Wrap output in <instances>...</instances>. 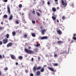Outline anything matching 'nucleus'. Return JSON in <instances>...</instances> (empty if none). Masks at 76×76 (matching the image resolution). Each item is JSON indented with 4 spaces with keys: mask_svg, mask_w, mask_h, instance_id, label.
I'll list each match as a JSON object with an SVG mask.
<instances>
[{
    "mask_svg": "<svg viewBox=\"0 0 76 76\" xmlns=\"http://www.w3.org/2000/svg\"><path fill=\"white\" fill-rule=\"evenodd\" d=\"M24 50L28 54H33L34 53V51H33L32 50H28L26 49H25Z\"/></svg>",
    "mask_w": 76,
    "mask_h": 76,
    "instance_id": "obj_1",
    "label": "nucleus"
},
{
    "mask_svg": "<svg viewBox=\"0 0 76 76\" xmlns=\"http://www.w3.org/2000/svg\"><path fill=\"white\" fill-rule=\"evenodd\" d=\"M61 2L63 6H64V7H65L67 6V3L66 2V0H62Z\"/></svg>",
    "mask_w": 76,
    "mask_h": 76,
    "instance_id": "obj_2",
    "label": "nucleus"
},
{
    "mask_svg": "<svg viewBox=\"0 0 76 76\" xmlns=\"http://www.w3.org/2000/svg\"><path fill=\"white\" fill-rule=\"evenodd\" d=\"M3 42L4 44H6L8 42V39L7 38H5L3 40Z\"/></svg>",
    "mask_w": 76,
    "mask_h": 76,
    "instance_id": "obj_3",
    "label": "nucleus"
},
{
    "mask_svg": "<svg viewBox=\"0 0 76 76\" xmlns=\"http://www.w3.org/2000/svg\"><path fill=\"white\" fill-rule=\"evenodd\" d=\"M48 68L51 70V71H52V72H56V70H54L53 68H51L50 67H48Z\"/></svg>",
    "mask_w": 76,
    "mask_h": 76,
    "instance_id": "obj_4",
    "label": "nucleus"
},
{
    "mask_svg": "<svg viewBox=\"0 0 76 76\" xmlns=\"http://www.w3.org/2000/svg\"><path fill=\"white\" fill-rule=\"evenodd\" d=\"M7 9L9 15H10L11 13L10 9V7H9V5L7 6Z\"/></svg>",
    "mask_w": 76,
    "mask_h": 76,
    "instance_id": "obj_5",
    "label": "nucleus"
},
{
    "mask_svg": "<svg viewBox=\"0 0 76 76\" xmlns=\"http://www.w3.org/2000/svg\"><path fill=\"white\" fill-rule=\"evenodd\" d=\"M10 57H11V58H12V59H13V60H16V56H15V55H13L11 54Z\"/></svg>",
    "mask_w": 76,
    "mask_h": 76,
    "instance_id": "obj_6",
    "label": "nucleus"
},
{
    "mask_svg": "<svg viewBox=\"0 0 76 76\" xmlns=\"http://www.w3.org/2000/svg\"><path fill=\"white\" fill-rule=\"evenodd\" d=\"M13 45H12V43L10 42L8 43L7 45V47L8 48V47H12Z\"/></svg>",
    "mask_w": 76,
    "mask_h": 76,
    "instance_id": "obj_7",
    "label": "nucleus"
},
{
    "mask_svg": "<svg viewBox=\"0 0 76 76\" xmlns=\"http://www.w3.org/2000/svg\"><path fill=\"white\" fill-rule=\"evenodd\" d=\"M48 37L47 36H43L41 37V39H48Z\"/></svg>",
    "mask_w": 76,
    "mask_h": 76,
    "instance_id": "obj_8",
    "label": "nucleus"
},
{
    "mask_svg": "<svg viewBox=\"0 0 76 76\" xmlns=\"http://www.w3.org/2000/svg\"><path fill=\"white\" fill-rule=\"evenodd\" d=\"M46 31V30L44 29L43 30H42L41 31V33L42 35H44L45 34V32Z\"/></svg>",
    "mask_w": 76,
    "mask_h": 76,
    "instance_id": "obj_9",
    "label": "nucleus"
},
{
    "mask_svg": "<svg viewBox=\"0 0 76 76\" xmlns=\"http://www.w3.org/2000/svg\"><path fill=\"white\" fill-rule=\"evenodd\" d=\"M33 69L34 72H35V71H36V70H37V67L35 66H34Z\"/></svg>",
    "mask_w": 76,
    "mask_h": 76,
    "instance_id": "obj_10",
    "label": "nucleus"
},
{
    "mask_svg": "<svg viewBox=\"0 0 76 76\" xmlns=\"http://www.w3.org/2000/svg\"><path fill=\"white\" fill-rule=\"evenodd\" d=\"M41 75V72L39 71H38L36 72V75L37 76H39Z\"/></svg>",
    "mask_w": 76,
    "mask_h": 76,
    "instance_id": "obj_11",
    "label": "nucleus"
},
{
    "mask_svg": "<svg viewBox=\"0 0 76 76\" xmlns=\"http://www.w3.org/2000/svg\"><path fill=\"white\" fill-rule=\"evenodd\" d=\"M57 32L59 35H61V34H62V32L60 30L57 31Z\"/></svg>",
    "mask_w": 76,
    "mask_h": 76,
    "instance_id": "obj_12",
    "label": "nucleus"
},
{
    "mask_svg": "<svg viewBox=\"0 0 76 76\" xmlns=\"http://www.w3.org/2000/svg\"><path fill=\"white\" fill-rule=\"evenodd\" d=\"M63 41H58L57 42L58 44H63Z\"/></svg>",
    "mask_w": 76,
    "mask_h": 76,
    "instance_id": "obj_13",
    "label": "nucleus"
},
{
    "mask_svg": "<svg viewBox=\"0 0 76 76\" xmlns=\"http://www.w3.org/2000/svg\"><path fill=\"white\" fill-rule=\"evenodd\" d=\"M18 58L19 60H22V59H23V57L22 56H20L18 57Z\"/></svg>",
    "mask_w": 76,
    "mask_h": 76,
    "instance_id": "obj_14",
    "label": "nucleus"
},
{
    "mask_svg": "<svg viewBox=\"0 0 76 76\" xmlns=\"http://www.w3.org/2000/svg\"><path fill=\"white\" fill-rule=\"evenodd\" d=\"M13 15H10V17L9 18V20H12L13 19Z\"/></svg>",
    "mask_w": 76,
    "mask_h": 76,
    "instance_id": "obj_15",
    "label": "nucleus"
},
{
    "mask_svg": "<svg viewBox=\"0 0 76 76\" xmlns=\"http://www.w3.org/2000/svg\"><path fill=\"white\" fill-rule=\"evenodd\" d=\"M52 10L53 12H56V10L55 7H53L52 9Z\"/></svg>",
    "mask_w": 76,
    "mask_h": 76,
    "instance_id": "obj_16",
    "label": "nucleus"
},
{
    "mask_svg": "<svg viewBox=\"0 0 76 76\" xmlns=\"http://www.w3.org/2000/svg\"><path fill=\"white\" fill-rule=\"evenodd\" d=\"M31 35L33 37H35L36 36V35H35V34H34V33H32L31 34Z\"/></svg>",
    "mask_w": 76,
    "mask_h": 76,
    "instance_id": "obj_17",
    "label": "nucleus"
},
{
    "mask_svg": "<svg viewBox=\"0 0 76 76\" xmlns=\"http://www.w3.org/2000/svg\"><path fill=\"white\" fill-rule=\"evenodd\" d=\"M54 0L56 4H58V0Z\"/></svg>",
    "mask_w": 76,
    "mask_h": 76,
    "instance_id": "obj_18",
    "label": "nucleus"
},
{
    "mask_svg": "<svg viewBox=\"0 0 76 76\" xmlns=\"http://www.w3.org/2000/svg\"><path fill=\"white\" fill-rule=\"evenodd\" d=\"M41 69H42V67L39 66L37 68V70H41Z\"/></svg>",
    "mask_w": 76,
    "mask_h": 76,
    "instance_id": "obj_19",
    "label": "nucleus"
},
{
    "mask_svg": "<svg viewBox=\"0 0 76 76\" xmlns=\"http://www.w3.org/2000/svg\"><path fill=\"white\" fill-rule=\"evenodd\" d=\"M12 35L13 36H15V35H16V33H15V31H12Z\"/></svg>",
    "mask_w": 76,
    "mask_h": 76,
    "instance_id": "obj_20",
    "label": "nucleus"
},
{
    "mask_svg": "<svg viewBox=\"0 0 76 76\" xmlns=\"http://www.w3.org/2000/svg\"><path fill=\"white\" fill-rule=\"evenodd\" d=\"M40 71L41 72H44V68H42L41 69Z\"/></svg>",
    "mask_w": 76,
    "mask_h": 76,
    "instance_id": "obj_21",
    "label": "nucleus"
},
{
    "mask_svg": "<svg viewBox=\"0 0 76 76\" xmlns=\"http://www.w3.org/2000/svg\"><path fill=\"white\" fill-rule=\"evenodd\" d=\"M6 37L7 38H9V34H7L6 35Z\"/></svg>",
    "mask_w": 76,
    "mask_h": 76,
    "instance_id": "obj_22",
    "label": "nucleus"
},
{
    "mask_svg": "<svg viewBox=\"0 0 76 76\" xmlns=\"http://www.w3.org/2000/svg\"><path fill=\"white\" fill-rule=\"evenodd\" d=\"M53 65L54 66H58V64L57 63H54L53 64Z\"/></svg>",
    "mask_w": 76,
    "mask_h": 76,
    "instance_id": "obj_23",
    "label": "nucleus"
},
{
    "mask_svg": "<svg viewBox=\"0 0 76 76\" xmlns=\"http://www.w3.org/2000/svg\"><path fill=\"white\" fill-rule=\"evenodd\" d=\"M52 18L54 20H56V17H54V16H53L52 17Z\"/></svg>",
    "mask_w": 76,
    "mask_h": 76,
    "instance_id": "obj_24",
    "label": "nucleus"
},
{
    "mask_svg": "<svg viewBox=\"0 0 76 76\" xmlns=\"http://www.w3.org/2000/svg\"><path fill=\"white\" fill-rule=\"evenodd\" d=\"M18 6L19 8H22V4H19Z\"/></svg>",
    "mask_w": 76,
    "mask_h": 76,
    "instance_id": "obj_25",
    "label": "nucleus"
},
{
    "mask_svg": "<svg viewBox=\"0 0 76 76\" xmlns=\"http://www.w3.org/2000/svg\"><path fill=\"white\" fill-rule=\"evenodd\" d=\"M28 36V34H25L23 35L24 37H25V38H26V37H27V36Z\"/></svg>",
    "mask_w": 76,
    "mask_h": 76,
    "instance_id": "obj_26",
    "label": "nucleus"
},
{
    "mask_svg": "<svg viewBox=\"0 0 76 76\" xmlns=\"http://www.w3.org/2000/svg\"><path fill=\"white\" fill-rule=\"evenodd\" d=\"M8 16L7 15H5L4 16V18H7Z\"/></svg>",
    "mask_w": 76,
    "mask_h": 76,
    "instance_id": "obj_27",
    "label": "nucleus"
},
{
    "mask_svg": "<svg viewBox=\"0 0 76 76\" xmlns=\"http://www.w3.org/2000/svg\"><path fill=\"white\" fill-rule=\"evenodd\" d=\"M15 23H16V24H19V21L18 20H17L15 22Z\"/></svg>",
    "mask_w": 76,
    "mask_h": 76,
    "instance_id": "obj_28",
    "label": "nucleus"
},
{
    "mask_svg": "<svg viewBox=\"0 0 76 76\" xmlns=\"http://www.w3.org/2000/svg\"><path fill=\"white\" fill-rule=\"evenodd\" d=\"M62 19L64 20L65 19V16H63L62 18Z\"/></svg>",
    "mask_w": 76,
    "mask_h": 76,
    "instance_id": "obj_29",
    "label": "nucleus"
},
{
    "mask_svg": "<svg viewBox=\"0 0 76 76\" xmlns=\"http://www.w3.org/2000/svg\"><path fill=\"white\" fill-rule=\"evenodd\" d=\"M72 39H73L74 40H76V37H72Z\"/></svg>",
    "mask_w": 76,
    "mask_h": 76,
    "instance_id": "obj_30",
    "label": "nucleus"
},
{
    "mask_svg": "<svg viewBox=\"0 0 76 76\" xmlns=\"http://www.w3.org/2000/svg\"><path fill=\"white\" fill-rule=\"evenodd\" d=\"M35 50L36 52H38V49L37 48L35 49Z\"/></svg>",
    "mask_w": 76,
    "mask_h": 76,
    "instance_id": "obj_31",
    "label": "nucleus"
},
{
    "mask_svg": "<svg viewBox=\"0 0 76 76\" xmlns=\"http://www.w3.org/2000/svg\"><path fill=\"white\" fill-rule=\"evenodd\" d=\"M8 0H3V1L4 2H5V3H6V2H7Z\"/></svg>",
    "mask_w": 76,
    "mask_h": 76,
    "instance_id": "obj_32",
    "label": "nucleus"
},
{
    "mask_svg": "<svg viewBox=\"0 0 76 76\" xmlns=\"http://www.w3.org/2000/svg\"><path fill=\"white\" fill-rule=\"evenodd\" d=\"M54 57H58L57 54H55L54 55Z\"/></svg>",
    "mask_w": 76,
    "mask_h": 76,
    "instance_id": "obj_33",
    "label": "nucleus"
},
{
    "mask_svg": "<svg viewBox=\"0 0 76 76\" xmlns=\"http://www.w3.org/2000/svg\"><path fill=\"white\" fill-rule=\"evenodd\" d=\"M37 15L38 16H40V14L39 12H37Z\"/></svg>",
    "mask_w": 76,
    "mask_h": 76,
    "instance_id": "obj_34",
    "label": "nucleus"
},
{
    "mask_svg": "<svg viewBox=\"0 0 76 76\" xmlns=\"http://www.w3.org/2000/svg\"><path fill=\"white\" fill-rule=\"evenodd\" d=\"M40 45V44H37L36 45V47H38Z\"/></svg>",
    "mask_w": 76,
    "mask_h": 76,
    "instance_id": "obj_35",
    "label": "nucleus"
},
{
    "mask_svg": "<svg viewBox=\"0 0 76 76\" xmlns=\"http://www.w3.org/2000/svg\"><path fill=\"white\" fill-rule=\"evenodd\" d=\"M3 29H4V27H0V30H2Z\"/></svg>",
    "mask_w": 76,
    "mask_h": 76,
    "instance_id": "obj_36",
    "label": "nucleus"
},
{
    "mask_svg": "<svg viewBox=\"0 0 76 76\" xmlns=\"http://www.w3.org/2000/svg\"><path fill=\"white\" fill-rule=\"evenodd\" d=\"M7 69H8V68L7 67H6L4 69V70L6 71L7 70Z\"/></svg>",
    "mask_w": 76,
    "mask_h": 76,
    "instance_id": "obj_37",
    "label": "nucleus"
},
{
    "mask_svg": "<svg viewBox=\"0 0 76 76\" xmlns=\"http://www.w3.org/2000/svg\"><path fill=\"white\" fill-rule=\"evenodd\" d=\"M32 13H33V14H34V15H35V10L33 11Z\"/></svg>",
    "mask_w": 76,
    "mask_h": 76,
    "instance_id": "obj_38",
    "label": "nucleus"
},
{
    "mask_svg": "<svg viewBox=\"0 0 76 76\" xmlns=\"http://www.w3.org/2000/svg\"><path fill=\"white\" fill-rule=\"evenodd\" d=\"M3 44V42L1 41H0V45H2Z\"/></svg>",
    "mask_w": 76,
    "mask_h": 76,
    "instance_id": "obj_39",
    "label": "nucleus"
},
{
    "mask_svg": "<svg viewBox=\"0 0 76 76\" xmlns=\"http://www.w3.org/2000/svg\"><path fill=\"white\" fill-rule=\"evenodd\" d=\"M32 22L33 23H34V24L35 23V21L32 20Z\"/></svg>",
    "mask_w": 76,
    "mask_h": 76,
    "instance_id": "obj_40",
    "label": "nucleus"
},
{
    "mask_svg": "<svg viewBox=\"0 0 76 76\" xmlns=\"http://www.w3.org/2000/svg\"><path fill=\"white\" fill-rule=\"evenodd\" d=\"M25 72L26 73H28V70H25Z\"/></svg>",
    "mask_w": 76,
    "mask_h": 76,
    "instance_id": "obj_41",
    "label": "nucleus"
},
{
    "mask_svg": "<svg viewBox=\"0 0 76 76\" xmlns=\"http://www.w3.org/2000/svg\"><path fill=\"white\" fill-rule=\"evenodd\" d=\"M1 73H2V72H1L0 71V76H3V75H1Z\"/></svg>",
    "mask_w": 76,
    "mask_h": 76,
    "instance_id": "obj_42",
    "label": "nucleus"
},
{
    "mask_svg": "<svg viewBox=\"0 0 76 76\" xmlns=\"http://www.w3.org/2000/svg\"><path fill=\"white\" fill-rule=\"evenodd\" d=\"M30 76H34V74L32 73L30 75Z\"/></svg>",
    "mask_w": 76,
    "mask_h": 76,
    "instance_id": "obj_43",
    "label": "nucleus"
},
{
    "mask_svg": "<svg viewBox=\"0 0 76 76\" xmlns=\"http://www.w3.org/2000/svg\"><path fill=\"white\" fill-rule=\"evenodd\" d=\"M76 37V34H73V37Z\"/></svg>",
    "mask_w": 76,
    "mask_h": 76,
    "instance_id": "obj_44",
    "label": "nucleus"
},
{
    "mask_svg": "<svg viewBox=\"0 0 76 76\" xmlns=\"http://www.w3.org/2000/svg\"><path fill=\"white\" fill-rule=\"evenodd\" d=\"M50 2L48 1V5H50Z\"/></svg>",
    "mask_w": 76,
    "mask_h": 76,
    "instance_id": "obj_45",
    "label": "nucleus"
},
{
    "mask_svg": "<svg viewBox=\"0 0 76 76\" xmlns=\"http://www.w3.org/2000/svg\"><path fill=\"white\" fill-rule=\"evenodd\" d=\"M0 58L1 59H2V56L1 55H0Z\"/></svg>",
    "mask_w": 76,
    "mask_h": 76,
    "instance_id": "obj_46",
    "label": "nucleus"
},
{
    "mask_svg": "<svg viewBox=\"0 0 76 76\" xmlns=\"http://www.w3.org/2000/svg\"><path fill=\"white\" fill-rule=\"evenodd\" d=\"M42 4L43 5H44V0H42Z\"/></svg>",
    "mask_w": 76,
    "mask_h": 76,
    "instance_id": "obj_47",
    "label": "nucleus"
},
{
    "mask_svg": "<svg viewBox=\"0 0 76 76\" xmlns=\"http://www.w3.org/2000/svg\"><path fill=\"white\" fill-rule=\"evenodd\" d=\"M41 59V58L40 57H39L38 58V60H39Z\"/></svg>",
    "mask_w": 76,
    "mask_h": 76,
    "instance_id": "obj_48",
    "label": "nucleus"
},
{
    "mask_svg": "<svg viewBox=\"0 0 76 76\" xmlns=\"http://www.w3.org/2000/svg\"><path fill=\"white\" fill-rule=\"evenodd\" d=\"M31 61H34V58H31Z\"/></svg>",
    "mask_w": 76,
    "mask_h": 76,
    "instance_id": "obj_49",
    "label": "nucleus"
},
{
    "mask_svg": "<svg viewBox=\"0 0 76 76\" xmlns=\"http://www.w3.org/2000/svg\"><path fill=\"white\" fill-rule=\"evenodd\" d=\"M39 12H40V13H41V10H38Z\"/></svg>",
    "mask_w": 76,
    "mask_h": 76,
    "instance_id": "obj_50",
    "label": "nucleus"
},
{
    "mask_svg": "<svg viewBox=\"0 0 76 76\" xmlns=\"http://www.w3.org/2000/svg\"><path fill=\"white\" fill-rule=\"evenodd\" d=\"M60 8H59V7H57V10H58V9H59Z\"/></svg>",
    "mask_w": 76,
    "mask_h": 76,
    "instance_id": "obj_51",
    "label": "nucleus"
},
{
    "mask_svg": "<svg viewBox=\"0 0 76 76\" xmlns=\"http://www.w3.org/2000/svg\"><path fill=\"white\" fill-rule=\"evenodd\" d=\"M42 28H43V27H42V26H41V29H42Z\"/></svg>",
    "mask_w": 76,
    "mask_h": 76,
    "instance_id": "obj_52",
    "label": "nucleus"
},
{
    "mask_svg": "<svg viewBox=\"0 0 76 76\" xmlns=\"http://www.w3.org/2000/svg\"><path fill=\"white\" fill-rule=\"evenodd\" d=\"M1 25H3V23L2 22H1Z\"/></svg>",
    "mask_w": 76,
    "mask_h": 76,
    "instance_id": "obj_53",
    "label": "nucleus"
},
{
    "mask_svg": "<svg viewBox=\"0 0 76 76\" xmlns=\"http://www.w3.org/2000/svg\"><path fill=\"white\" fill-rule=\"evenodd\" d=\"M73 40H72L71 41V44H72V43H73Z\"/></svg>",
    "mask_w": 76,
    "mask_h": 76,
    "instance_id": "obj_54",
    "label": "nucleus"
},
{
    "mask_svg": "<svg viewBox=\"0 0 76 76\" xmlns=\"http://www.w3.org/2000/svg\"><path fill=\"white\" fill-rule=\"evenodd\" d=\"M16 65H18V63L16 62Z\"/></svg>",
    "mask_w": 76,
    "mask_h": 76,
    "instance_id": "obj_55",
    "label": "nucleus"
},
{
    "mask_svg": "<svg viewBox=\"0 0 76 76\" xmlns=\"http://www.w3.org/2000/svg\"><path fill=\"white\" fill-rule=\"evenodd\" d=\"M28 49H29V50L31 49V47H29L28 48Z\"/></svg>",
    "mask_w": 76,
    "mask_h": 76,
    "instance_id": "obj_56",
    "label": "nucleus"
},
{
    "mask_svg": "<svg viewBox=\"0 0 76 76\" xmlns=\"http://www.w3.org/2000/svg\"><path fill=\"white\" fill-rule=\"evenodd\" d=\"M57 22L58 23L59 22V21L58 20H57Z\"/></svg>",
    "mask_w": 76,
    "mask_h": 76,
    "instance_id": "obj_57",
    "label": "nucleus"
},
{
    "mask_svg": "<svg viewBox=\"0 0 76 76\" xmlns=\"http://www.w3.org/2000/svg\"><path fill=\"white\" fill-rule=\"evenodd\" d=\"M28 15H29V16H31V14H30V13H29V14H28Z\"/></svg>",
    "mask_w": 76,
    "mask_h": 76,
    "instance_id": "obj_58",
    "label": "nucleus"
},
{
    "mask_svg": "<svg viewBox=\"0 0 76 76\" xmlns=\"http://www.w3.org/2000/svg\"><path fill=\"white\" fill-rule=\"evenodd\" d=\"M4 55H3V58H4Z\"/></svg>",
    "mask_w": 76,
    "mask_h": 76,
    "instance_id": "obj_59",
    "label": "nucleus"
},
{
    "mask_svg": "<svg viewBox=\"0 0 76 76\" xmlns=\"http://www.w3.org/2000/svg\"><path fill=\"white\" fill-rule=\"evenodd\" d=\"M57 39H58V41H59V40H60V39H59V38H58Z\"/></svg>",
    "mask_w": 76,
    "mask_h": 76,
    "instance_id": "obj_60",
    "label": "nucleus"
},
{
    "mask_svg": "<svg viewBox=\"0 0 76 76\" xmlns=\"http://www.w3.org/2000/svg\"><path fill=\"white\" fill-rule=\"evenodd\" d=\"M24 15V13H22V15L23 16Z\"/></svg>",
    "mask_w": 76,
    "mask_h": 76,
    "instance_id": "obj_61",
    "label": "nucleus"
},
{
    "mask_svg": "<svg viewBox=\"0 0 76 76\" xmlns=\"http://www.w3.org/2000/svg\"><path fill=\"white\" fill-rule=\"evenodd\" d=\"M23 20V21H25V20L24 19V20Z\"/></svg>",
    "mask_w": 76,
    "mask_h": 76,
    "instance_id": "obj_62",
    "label": "nucleus"
},
{
    "mask_svg": "<svg viewBox=\"0 0 76 76\" xmlns=\"http://www.w3.org/2000/svg\"><path fill=\"white\" fill-rule=\"evenodd\" d=\"M60 54H62V53H60Z\"/></svg>",
    "mask_w": 76,
    "mask_h": 76,
    "instance_id": "obj_63",
    "label": "nucleus"
},
{
    "mask_svg": "<svg viewBox=\"0 0 76 76\" xmlns=\"http://www.w3.org/2000/svg\"><path fill=\"white\" fill-rule=\"evenodd\" d=\"M44 66H47V65H44Z\"/></svg>",
    "mask_w": 76,
    "mask_h": 76,
    "instance_id": "obj_64",
    "label": "nucleus"
}]
</instances>
